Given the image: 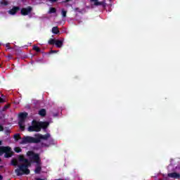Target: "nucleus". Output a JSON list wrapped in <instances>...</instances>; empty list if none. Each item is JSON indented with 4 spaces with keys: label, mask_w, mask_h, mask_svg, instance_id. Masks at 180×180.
I'll list each match as a JSON object with an SVG mask.
<instances>
[{
    "label": "nucleus",
    "mask_w": 180,
    "mask_h": 180,
    "mask_svg": "<svg viewBox=\"0 0 180 180\" xmlns=\"http://www.w3.org/2000/svg\"><path fill=\"white\" fill-rule=\"evenodd\" d=\"M56 39H50L49 41V44H56Z\"/></svg>",
    "instance_id": "obj_17"
},
{
    "label": "nucleus",
    "mask_w": 180,
    "mask_h": 180,
    "mask_svg": "<svg viewBox=\"0 0 180 180\" xmlns=\"http://www.w3.org/2000/svg\"><path fill=\"white\" fill-rule=\"evenodd\" d=\"M27 156L30 160V162L37 163L35 174H39L40 171H41V162L40 161V157H39V155L34 153L33 151L30 150L27 153Z\"/></svg>",
    "instance_id": "obj_3"
},
{
    "label": "nucleus",
    "mask_w": 180,
    "mask_h": 180,
    "mask_svg": "<svg viewBox=\"0 0 180 180\" xmlns=\"http://www.w3.org/2000/svg\"><path fill=\"white\" fill-rule=\"evenodd\" d=\"M39 116H46V110L44 109H41L39 111Z\"/></svg>",
    "instance_id": "obj_13"
},
{
    "label": "nucleus",
    "mask_w": 180,
    "mask_h": 180,
    "mask_svg": "<svg viewBox=\"0 0 180 180\" xmlns=\"http://www.w3.org/2000/svg\"><path fill=\"white\" fill-rule=\"evenodd\" d=\"M14 151H15V153H21V152H22V149H21L20 148H19V147H15V148H14Z\"/></svg>",
    "instance_id": "obj_15"
},
{
    "label": "nucleus",
    "mask_w": 180,
    "mask_h": 180,
    "mask_svg": "<svg viewBox=\"0 0 180 180\" xmlns=\"http://www.w3.org/2000/svg\"><path fill=\"white\" fill-rule=\"evenodd\" d=\"M91 8H94V6H103L105 8L106 6V1H99V0H91Z\"/></svg>",
    "instance_id": "obj_7"
},
{
    "label": "nucleus",
    "mask_w": 180,
    "mask_h": 180,
    "mask_svg": "<svg viewBox=\"0 0 180 180\" xmlns=\"http://www.w3.org/2000/svg\"><path fill=\"white\" fill-rule=\"evenodd\" d=\"M42 140L47 141L50 140L51 144H56L54 139H51L50 134L42 135L37 134L35 135V138L32 136H25L22 139L20 142L21 144H27V143H40Z\"/></svg>",
    "instance_id": "obj_1"
},
{
    "label": "nucleus",
    "mask_w": 180,
    "mask_h": 180,
    "mask_svg": "<svg viewBox=\"0 0 180 180\" xmlns=\"http://www.w3.org/2000/svg\"><path fill=\"white\" fill-rule=\"evenodd\" d=\"M3 179L2 176L0 175V180H1Z\"/></svg>",
    "instance_id": "obj_27"
},
{
    "label": "nucleus",
    "mask_w": 180,
    "mask_h": 180,
    "mask_svg": "<svg viewBox=\"0 0 180 180\" xmlns=\"http://www.w3.org/2000/svg\"><path fill=\"white\" fill-rule=\"evenodd\" d=\"M167 176H169V178H174V179H179L180 174L176 172H172V173H169L167 174Z\"/></svg>",
    "instance_id": "obj_9"
},
{
    "label": "nucleus",
    "mask_w": 180,
    "mask_h": 180,
    "mask_svg": "<svg viewBox=\"0 0 180 180\" xmlns=\"http://www.w3.org/2000/svg\"><path fill=\"white\" fill-rule=\"evenodd\" d=\"M63 40H57L56 39V41L55 42L56 47H58L59 49L60 47H63Z\"/></svg>",
    "instance_id": "obj_11"
},
{
    "label": "nucleus",
    "mask_w": 180,
    "mask_h": 180,
    "mask_svg": "<svg viewBox=\"0 0 180 180\" xmlns=\"http://www.w3.org/2000/svg\"><path fill=\"white\" fill-rule=\"evenodd\" d=\"M3 154H5L4 157L6 158H9L11 155H13V152L8 146H1L0 147V155H2Z\"/></svg>",
    "instance_id": "obj_5"
},
{
    "label": "nucleus",
    "mask_w": 180,
    "mask_h": 180,
    "mask_svg": "<svg viewBox=\"0 0 180 180\" xmlns=\"http://www.w3.org/2000/svg\"><path fill=\"white\" fill-rule=\"evenodd\" d=\"M2 130H4V127H2V125H0V131H2Z\"/></svg>",
    "instance_id": "obj_22"
},
{
    "label": "nucleus",
    "mask_w": 180,
    "mask_h": 180,
    "mask_svg": "<svg viewBox=\"0 0 180 180\" xmlns=\"http://www.w3.org/2000/svg\"><path fill=\"white\" fill-rule=\"evenodd\" d=\"M19 161L21 162L20 165H18V168L15 170V172L18 176H20V175H29L30 174V170L29 169V167H30L31 163L29 160L23 155L19 156Z\"/></svg>",
    "instance_id": "obj_2"
},
{
    "label": "nucleus",
    "mask_w": 180,
    "mask_h": 180,
    "mask_svg": "<svg viewBox=\"0 0 180 180\" xmlns=\"http://www.w3.org/2000/svg\"><path fill=\"white\" fill-rule=\"evenodd\" d=\"M6 47L8 48V49H9V44H6Z\"/></svg>",
    "instance_id": "obj_24"
},
{
    "label": "nucleus",
    "mask_w": 180,
    "mask_h": 180,
    "mask_svg": "<svg viewBox=\"0 0 180 180\" xmlns=\"http://www.w3.org/2000/svg\"><path fill=\"white\" fill-rule=\"evenodd\" d=\"M58 51H51V53H57Z\"/></svg>",
    "instance_id": "obj_25"
},
{
    "label": "nucleus",
    "mask_w": 180,
    "mask_h": 180,
    "mask_svg": "<svg viewBox=\"0 0 180 180\" xmlns=\"http://www.w3.org/2000/svg\"><path fill=\"white\" fill-rule=\"evenodd\" d=\"M14 139L16 141H18V140H20V135L19 134H16L15 135H14Z\"/></svg>",
    "instance_id": "obj_14"
},
{
    "label": "nucleus",
    "mask_w": 180,
    "mask_h": 180,
    "mask_svg": "<svg viewBox=\"0 0 180 180\" xmlns=\"http://www.w3.org/2000/svg\"><path fill=\"white\" fill-rule=\"evenodd\" d=\"M49 145H43V147H49Z\"/></svg>",
    "instance_id": "obj_26"
},
{
    "label": "nucleus",
    "mask_w": 180,
    "mask_h": 180,
    "mask_svg": "<svg viewBox=\"0 0 180 180\" xmlns=\"http://www.w3.org/2000/svg\"><path fill=\"white\" fill-rule=\"evenodd\" d=\"M49 1H51V2H57V1L58 0H49Z\"/></svg>",
    "instance_id": "obj_23"
},
{
    "label": "nucleus",
    "mask_w": 180,
    "mask_h": 180,
    "mask_svg": "<svg viewBox=\"0 0 180 180\" xmlns=\"http://www.w3.org/2000/svg\"><path fill=\"white\" fill-rule=\"evenodd\" d=\"M56 13V9L54 8H51L49 10V13Z\"/></svg>",
    "instance_id": "obj_21"
},
{
    "label": "nucleus",
    "mask_w": 180,
    "mask_h": 180,
    "mask_svg": "<svg viewBox=\"0 0 180 180\" xmlns=\"http://www.w3.org/2000/svg\"><path fill=\"white\" fill-rule=\"evenodd\" d=\"M27 117V112H21L19 115V126L20 130H25V120Z\"/></svg>",
    "instance_id": "obj_6"
},
{
    "label": "nucleus",
    "mask_w": 180,
    "mask_h": 180,
    "mask_svg": "<svg viewBox=\"0 0 180 180\" xmlns=\"http://www.w3.org/2000/svg\"><path fill=\"white\" fill-rule=\"evenodd\" d=\"M1 144H2V141H0V146H1Z\"/></svg>",
    "instance_id": "obj_28"
},
{
    "label": "nucleus",
    "mask_w": 180,
    "mask_h": 180,
    "mask_svg": "<svg viewBox=\"0 0 180 180\" xmlns=\"http://www.w3.org/2000/svg\"><path fill=\"white\" fill-rule=\"evenodd\" d=\"M11 164H12V165H14V166L18 165V160H16V159H13V160L11 161Z\"/></svg>",
    "instance_id": "obj_16"
},
{
    "label": "nucleus",
    "mask_w": 180,
    "mask_h": 180,
    "mask_svg": "<svg viewBox=\"0 0 180 180\" xmlns=\"http://www.w3.org/2000/svg\"><path fill=\"white\" fill-rule=\"evenodd\" d=\"M33 50H34L35 51H37V53H39V51H40V49L37 46H34L33 47Z\"/></svg>",
    "instance_id": "obj_19"
},
{
    "label": "nucleus",
    "mask_w": 180,
    "mask_h": 180,
    "mask_svg": "<svg viewBox=\"0 0 180 180\" xmlns=\"http://www.w3.org/2000/svg\"><path fill=\"white\" fill-rule=\"evenodd\" d=\"M49 126L47 122H37L36 120L32 121V126L28 127V131H40L41 129H46Z\"/></svg>",
    "instance_id": "obj_4"
},
{
    "label": "nucleus",
    "mask_w": 180,
    "mask_h": 180,
    "mask_svg": "<svg viewBox=\"0 0 180 180\" xmlns=\"http://www.w3.org/2000/svg\"><path fill=\"white\" fill-rule=\"evenodd\" d=\"M18 11H19V7H13L12 9L8 11V13L9 15H15Z\"/></svg>",
    "instance_id": "obj_10"
},
{
    "label": "nucleus",
    "mask_w": 180,
    "mask_h": 180,
    "mask_svg": "<svg viewBox=\"0 0 180 180\" xmlns=\"http://www.w3.org/2000/svg\"><path fill=\"white\" fill-rule=\"evenodd\" d=\"M59 32H60V31L58 30V27H53L52 28V32L54 33L55 34H58Z\"/></svg>",
    "instance_id": "obj_12"
},
{
    "label": "nucleus",
    "mask_w": 180,
    "mask_h": 180,
    "mask_svg": "<svg viewBox=\"0 0 180 180\" xmlns=\"http://www.w3.org/2000/svg\"><path fill=\"white\" fill-rule=\"evenodd\" d=\"M62 16L63 18H65V16H67V11L65 10H62Z\"/></svg>",
    "instance_id": "obj_20"
},
{
    "label": "nucleus",
    "mask_w": 180,
    "mask_h": 180,
    "mask_svg": "<svg viewBox=\"0 0 180 180\" xmlns=\"http://www.w3.org/2000/svg\"><path fill=\"white\" fill-rule=\"evenodd\" d=\"M5 102V96L4 95H1V97L0 96V103H2Z\"/></svg>",
    "instance_id": "obj_18"
},
{
    "label": "nucleus",
    "mask_w": 180,
    "mask_h": 180,
    "mask_svg": "<svg viewBox=\"0 0 180 180\" xmlns=\"http://www.w3.org/2000/svg\"><path fill=\"white\" fill-rule=\"evenodd\" d=\"M32 12V8L27 7V8H22L21 10V15L25 16L26 15H29Z\"/></svg>",
    "instance_id": "obj_8"
}]
</instances>
